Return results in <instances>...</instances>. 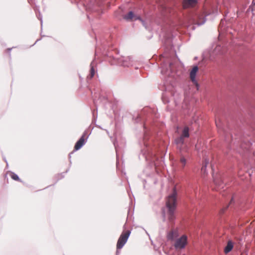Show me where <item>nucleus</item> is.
<instances>
[{
    "mask_svg": "<svg viewBox=\"0 0 255 255\" xmlns=\"http://www.w3.org/2000/svg\"><path fill=\"white\" fill-rule=\"evenodd\" d=\"M233 201V199H231V202Z\"/></svg>",
    "mask_w": 255,
    "mask_h": 255,
    "instance_id": "412c9836",
    "label": "nucleus"
},
{
    "mask_svg": "<svg viewBox=\"0 0 255 255\" xmlns=\"http://www.w3.org/2000/svg\"><path fill=\"white\" fill-rule=\"evenodd\" d=\"M226 23V21H225L223 20H221L220 25H219V28L218 29L219 32L220 31H221V32H224L226 31L229 30V27H226L225 26Z\"/></svg>",
    "mask_w": 255,
    "mask_h": 255,
    "instance_id": "1a4fd4ad",
    "label": "nucleus"
},
{
    "mask_svg": "<svg viewBox=\"0 0 255 255\" xmlns=\"http://www.w3.org/2000/svg\"><path fill=\"white\" fill-rule=\"evenodd\" d=\"M252 4L255 5V0H253Z\"/></svg>",
    "mask_w": 255,
    "mask_h": 255,
    "instance_id": "a211bd4d",
    "label": "nucleus"
},
{
    "mask_svg": "<svg viewBox=\"0 0 255 255\" xmlns=\"http://www.w3.org/2000/svg\"><path fill=\"white\" fill-rule=\"evenodd\" d=\"M187 244V237L183 235L176 240L174 246L176 249H182L185 247Z\"/></svg>",
    "mask_w": 255,
    "mask_h": 255,
    "instance_id": "7ed1b4c3",
    "label": "nucleus"
},
{
    "mask_svg": "<svg viewBox=\"0 0 255 255\" xmlns=\"http://www.w3.org/2000/svg\"><path fill=\"white\" fill-rule=\"evenodd\" d=\"M175 142L177 145H182L184 142V137L180 136L175 139Z\"/></svg>",
    "mask_w": 255,
    "mask_h": 255,
    "instance_id": "ddd939ff",
    "label": "nucleus"
},
{
    "mask_svg": "<svg viewBox=\"0 0 255 255\" xmlns=\"http://www.w3.org/2000/svg\"><path fill=\"white\" fill-rule=\"evenodd\" d=\"M176 204V193L174 190L173 193L169 195L166 201V206L168 208V219L170 222L175 219L174 211Z\"/></svg>",
    "mask_w": 255,
    "mask_h": 255,
    "instance_id": "f257e3e1",
    "label": "nucleus"
},
{
    "mask_svg": "<svg viewBox=\"0 0 255 255\" xmlns=\"http://www.w3.org/2000/svg\"><path fill=\"white\" fill-rule=\"evenodd\" d=\"M178 232L176 231H171L167 235V239L169 240L173 241L178 237Z\"/></svg>",
    "mask_w": 255,
    "mask_h": 255,
    "instance_id": "6e6552de",
    "label": "nucleus"
},
{
    "mask_svg": "<svg viewBox=\"0 0 255 255\" xmlns=\"http://www.w3.org/2000/svg\"><path fill=\"white\" fill-rule=\"evenodd\" d=\"M197 3L196 0H184L183 2V7L188 8L194 7Z\"/></svg>",
    "mask_w": 255,
    "mask_h": 255,
    "instance_id": "423d86ee",
    "label": "nucleus"
},
{
    "mask_svg": "<svg viewBox=\"0 0 255 255\" xmlns=\"http://www.w3.org/2000/svg\"><path fill=\"white\" fill-rule=\"evenodd\" d=\"M198 71V67L197 66H194L191 71L190 72V78L192 82L196 85L198 88L199 85L195 79L197 72Z\"/></svg>",
    "mask_w": 255,
    "mask_h": 255,
    "instance_id": "20e7f679",
    "label": "nucleus"
},
{
    "mask_svg": "<svg viewBox=\"0 0 255 255\" xmlns=\"http://www.w3.org/2000/svg\"><path fill=\"white\" fill-rule=\"evenodd\" d=\"M130 234V232L128 230L124 231L122 233L117 244V252L118 250L121 249L127 243Z\"/></svg>",
    "mask_w": 255,
    "mask_h": 255,
    "instance_id": "f03ea898",
    "label": "nucleus"
},
{
    "mask_svg": "<svg viewBox=\"0 0 255 255\" xmlns=\"http://www.w3.org/2000/svg\"><path fill=\"white\" fill-rule=\"evenodd\" d=\"M180 136L184 138L189 137V128L187 127H185L184 128Z\"/></svg>",
    "mask_w": 255,
    "mask_h": 255,
    "instance_id": "9b49d317",
    "label": "nucleus"
},
{
    "mask_svg": "<svg viewBox=\"0 0 255 255\" xmlns=\"http://www.w3.org/2000/svg\"><path fill=\"white\" fill-rule=\"evenodd\" d=\"M10 176L14 180L21 182V180L19 179L18 175L13 172H11L10 173Z\"/></svg>",
    "mask_w": 255,
    "mask_h": 255,
    "instance_id": "2eb2a0df",
    "label": "nucleus"
},
{
    "mask_svg": "<svg viewBox=\"0 0 255 255\" xmlns=\"http://www.w3.org/2000/svg\"><path fill=\"white\" fill-rule=\"evenodd\" d=\"M233 248V243L231 241H229L228 242L226 247L225 248V250H224L225 253L226 254L229 253L232 250Z\"/></svg>",
    "mask_w": 255,
    "mask_h": 255,
    "instance_id": "9d476101",
    "label": "nucleus"
},
{
    "mask_svg": "<svg viewBox=\"0 0 255 255\" xmlns=\"http://www.w3.org/2000/svg\"><path fill=\"white\" fill-rule=\"evenodd\" d=\"M6 50L9 51V50H10V49H7Z\"/></svg>",
    "mask_w": 255,
    "mask_h": 255,
    "instance_id": "aec40b11",
    "label": "nucleus"
},
{
    "mask_svg": "<svg viewBox=\"0 0 255 255\" xmlns=\"http://www.w3.org/2000/svg\"><path fill=\"white\" fill-rule=\"evenodd\" d=\"M85 135H83L79 140L76 143L74 146V150H78L80 149L82 146L85 144Z\"/></svg>",
    "mask_w": 255,
    "mask_h": 255,
    "instance_id": "0eeeda50",
    "label": "nucleus"
},
{
    "mask_svg": "<svg viewBox=\"0 0 255 255\" xmlns=\"http://www.w3.org/2000/svg\"><path fill=\"white\" fill-rule=\"evenodd\" d=\"M214 182L216 185L218 189L222 188L223 187L222 186V181L221 179L218 180L217 179H214Z\"/></svg>",
    "mask_w": 255,
    "mask_h": 255,
    "instance_id": "4468645a",
    "label": "nucleus"
},
{
    "mask_svg": "<svg viewBox=\"0 0 255 255\" xmlns=\"http://www.w3.org/2000/svg\"><path fill=\"white\" fill-rule=\"evenodd\" d=\"M209 163V160L205 159L203 162L202 167L201 168V172L203 174H206V166Z\"/></svg>",
    "mask_w": 255,
    "mask_h": 255,
    "instance_id": "f8f14e48",
    "label": "nucleus"
},
{
    "mask_svg": "<svg viewBox=\"0 0 255 255\" xmlns=\"http://www.w3.org/2000/svg\"><path fill=\"white\" fill-rule=\"evenodd\" d=\"M124 18L127 21H134L139 19L140 17L137 15L134 14L133 12L129 11L127 14L124 16Z\"/></svg>",
    "mask_w": 255,
    "mask_h": 255,
    "instance_id": "39448f33",
    "label": "nucleus"
},
{
    "mask_svg": "<svg viewBox=\"0 0 255 255\" xmlns=\"http://www.w3.org/2000/svg\"><path fill=\"white\" fill-rule=\"evenodd\" d=\"M180 162L182 164V167L184 168L186 164V159L184 157L181 156L180 158Z\"/></svg>",
    "mask_w": 255,
    "mask_h": 255,
    "instance_id": "dca6fc26",
    "label": "nucleus"
},
{
    "mask_svg": "<svg viewBox=\"0 0 255 255\" xmlns=\"http://www.w3.org/2000/svg\"><path fill=\"white\" fill-rule=\"evenodd\" d=\"M90 72V73L89 76V77L90 79H91L94 77V76L95 75V70H94L93 67H91Z\"/></svg>",
    "mask_w": 255,
    "mask_h": 255,
    "instance_id": "f3484780",
    "label": "nucleus"
},
{
    "mask_svg": "<svg viewBox=\"0 0 255 255\" xmlns=\"http://www.w3.org/2000/svg\"><path fill=\"white\" fill-rule=\"evenodd\" d=\"M216 49H218V50H219L220 49V46H217Z\"/></svg>",
    "mask_w": 255,
    "mask_h": 255,
    "instance_id": "6ab92c4d",
    "label": "nucleus"
}]
</instances>
